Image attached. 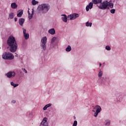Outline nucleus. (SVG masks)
<instances>
[{
  "label": "nucleus",
  "mask_w": 126,
  "mask_h": 126,
  "mask_svg": "<svg viewBox=\"0 0 126 126\" xmlns=\"http://www.w3.org/2000/svg\"><path fill=\"white\" fill-rule=\"evenodd\" d=\"M47 109H48V107L45 106V107H44V108H43V110H47Z\"/></svg>",
  "instance_id": "72a5a7b5"
},
{
  "label": "nucleus",
  "mask_w": 126,
  "mask_h": 126,
  "mask_svg": "<svg viewBox=\"0 0 126 126\" xmlns=\"http://www.w3.org/2000/svg\"><path fill=\"white\" fill-rule=\"evenodd\" d=\"M38 3V1H35V0H32V4L33 5H35L36 4Z\"/></svg>",
  "instance_id": "4be33fe9"
},
{
  "label": "nucleus",
  "mask_w": 126,
  "mask_h": 126,
  "mask_svg": "<svg viewBox=\"0 0 126 126\" xmlns=\"http://www.w3.org/2000/svg\"><path fill=\"white\" fill-rule=\"evenodd\" d=\"M23 29L24 37H25V39H28V38H29V34L26 33V29H24V28H23Z\"/></svg>",
  "instance_id": "9d476101"
},
{
  "label": "nucleus",
  "mask_w": 126,
  "mask_h": 126,
  "mask_svg": "<svg viewBox=\"0 0 126 126\" xmlns=\"http://www.w3.org/2000/svg\"><path fill=\"white\" fill-rule=\"evenodd\" d=\"M25 22V19L23 18H21L20 20H19V24H20V26H23V23Z\"/></svg>",
  "instance_id": "dca6fc26"
},
{
  "label": "nucleus",
  "mask_w": 126,
  "mask_h": 126,
  "mask_svg": "<svg viewBox=\"0 0 126 126\" xmlns=\"http://www.w3.org/2000/svg\"><path fill=\"white\" fill-rule=\"evenodd\" d=\"M115 11H116V10L115 9H112L110 10V13H111L112 14H114Z\"/></svg>",
  "instance_id": "a878e982"
},
{
  "label": "nucleus",
  "mask_w": 126,
  "mask_h": 126,
  "mask_svg": "<svg viewBox=\"0 0 126 126\" xmlns=\"http://www.w3.org/2000/svg\"><path fill=\"white\" fill-rule=\"evenodd\" d=\"M19 86L18 84H15V85L13 86L14 87V88L17 87Z\"/></svg>",
  "instance_id": "473e14b6"
},
{
  "label": "nucleus",
  "mask_w": 126,
  "mask_h": 126,
  "mask_svg": "<svg viewBox=\"0 0 126 126\" xmlns=\"http://www.w3.org/2000/svg\"><path fill=\"white\" fill-rule=\"evenodd\" d=\"M100 112H95V113H94V117H97V115H98V113H99Z\"/></svg>",
  "instance_id": "c85d7f7f"
},
{
  "label": "nucleus",
  "mask_w": 126,
  "mask_h": 126,
  "mask_svg": "<svg viewBox=\"0 0 126 126\" xmlns=\"http://www.w3.org/2000/svg\"><path fill=\"white\" fill-rule=\"evenodd\" d=\"M100 9L105 10L108 7V1L105 0L97 6Z\"/></svg>",
  "instance_id": "20e7f679"
},
{
  "label": "nucleus",
  "mask_w": 126,
  "mask_h": 126,
  "mask_svg": "<svg viewBox=\"0 0 126 126\" xmlns=\"http://www.w3.org/2000/svg\"><path fill=\"white\" fill-rule=\"evenodd\" d=\"M6 75L8 77V78H13L15 76V71H9L8 72Z\"/></svg>",
  "instance_id": "0eeeda50"
},
{
  "label": "nucleus",
  "mask_w": 126,
  "mask_h": 126,
  "mask_svg": "<svg viewBox=\"0 0 126 126\" xmlns=\"http://www.w3.org/2000/svg\"><path fill=\"white\" fill-rule=\"evenodd\" d=\"M7 45L9 47V51L11 53H15L18 49V44L14 37L10 36L8 38Z\"/></svg>",
  "instance_id": "f257e3e1"
},
{
  "label": "nucleus",
  "mask_w": 126,
  "mask_h": 126,
  "mask_svg": "<svg viewBox=\"0 0 126 126\" xmlns=\"http://www.w3.org/2000/svg\"><path fill=\"white\" fill-rule=\"evenodd\" d=\"M102 76H103V72L102 71H99L98 73V77H101Z\"/></svg>",
  "instance_id": "b1692460"
},
{
  "label": "nucleus",
  "mask_w": 126,
  "mask_h": 126,
  "mask_svg": "<svg viewBox=\"0 0 126 126\" xmlns=\"http://www.w3.org/2000/svg\"><path fill=\"white\" fill-rule=\"evenodd\" d=\"M62 16H64L62 17L63 21L65 23L67 22V20L68 18H67V16H66V15H62Z\"/></svg>",
  "instance_id": "a211bd4d"
},
{
  "label": "nucleus",
  "mask_w": 126,
  "mask_h": 126,
  "mask_svg": "<svg viewBox=\"0 0 126 126\" xmlns=\"http://www.w3.org/2000/svg\"><path fill=\"white\" fill-rule=\"evenodd\" d=\"M41 42L42 43V44H41V47H42L44 50H45V49H46L45 44L47 43V37H44L42 38V40H41Z\"/></svg>",
  "instance_id": "39448f33"
},
{
  "label": "nucleus",
  "mask_w": 126,
  "mask_h": 126,
  "mask_svg": "<svg viewBox=\"0 0 126 126\" xmlns=\"http://www.w3.org/2000/svg\"><path fill=\"white\" fill-rule=\"evenodd\" d=\"M48 33L51 35H54L56 33V31H55V29H50L48 31Z\"/></svg>",
  "instance_id": "f8f14e48"
},
{
  "label": "nucleus",
  "mask_w": 126,
  "mask_h": 126,
  "mask_svg": "<svg viewBox=\"0 0 126 126\" xmlns=\"http://www.w3.org/2000/svg\"><path fill=\"white\" fill-rule=\"evenodd\" d=\"M107 6L110 7V8H113V4L111 2V1H110V2L107 1Z\"/></svg>",
  "instance_id": "6ab92c4d"
},
{
  "label": "nucleus",
  "mask_w": 126,
  "mask_h": 126,
  "mask_svg": "<svg viewBox=\"0 0 126 126\" xmlns=\"http://www.w3.org/2000/svg\"><path fill=\"white\" fill-rule=\"evenodd\" d=\"M93 112H95V111H94V110H93Z\"/></svg>",
  "instance_id": "a19ab883"
},
{
  "label": "nucleus",
  "mask_w": 126,
  "mask_h": 126,
  "mask_svg": "<svg viewBox=\"0 0 126 126\" xmlns=\"http://www.w3.org/2000/svg\"><path fill=\"white\" fill-rule=\"evenodd\" d=\"M33 14H34L33 9H32V11L31 15V13H30L29 11H28V18H29L30 19H32V17L33 16Z\"/></svg>",
  "instance_id": "ddd939ff"
},
{
  "label": "nucleus",
  "mask_w": 126,
  "mask_h": 126,
  "mask_svg": "<svg viewBox=\"0 0 126 126\" xmlns=\"http://www.w3.org/2000/svg\"><path fill=\"white\" fill-rule=\"evenodd\" d=\"M56 37H53V38L52 39L51 43H54V42L56 41Z\"/></svg>",
  "instance_id": "cd10ccee"
},
{
  "label": "nucleus",
  "mask_w": 126,
  "mask_h": 126,
  "mask_svg": "<svg viewBox=\"0 0 126 126\" xmlns=\"http://www.w3.org/2000/svg\"><path fill=\"white\" fill-rule=\"evenodd\" d=\"M102 0H93V3L94 4H97L98 3H101L102 2Z\"/></svg>",
  "instance_id": "f3484780"
},
{
  "label": "nucleus",
  "mask_w": 126,
  "mask_h": 126,
  "mask_svg": "<svg viewBox=\"0 0 126 126\" xmlns=\"http://www.w3.org/2000/svg\"><path fill=\"white\" fill-rule=\"evenodd\" d=\"M17 12L18 13H17V17L18 18H20L22 17V16H23V10H21V11H20L19 10L18 11H17Z\"/></svg>",
  "instance_id": "4468645a"
},
{
  "label": "nucleus",
  "mask_w": 126,
  "mask_h": 126,
  "mask_svg": "<svg viewBox=\"0 0 126 126\" xmlns=\"http://www.w3.org/2000/svg\"><path fill=\"white\" fill-rule=\"evenodd\" d=\"M66 52H70L71 51V47L68 45L67 47L65 49Z\"/></svg>",
  "instance_id": "412c9836"
},
{
  "label": "nucleus",
  "mask_w": 126,
  "mask_h": 126,
  "mask_svg": "<svg viewBox=\"0 0 126 126\" xmlns=\"http://www.w3.org/2000/svg\"><path fill=\"white\" fill-rule=\"evenodd\" d=\"M78 17H79V15H78L77 13H74L72 15H70L69 16H68L67 17V19L70 20H74L75 19H76L77 18H78Z\"/></svg>",
  "instance_id": "423d86ee"
},
{
  "label": "nucleus",
  "mask_w": 126,
  "mask_h": 126,
  "mask_svg": "<svg viewBox=\"0 0 126 126\" xmlns=\"http://www.w3.org/2000/svg\"><path fill=\"white\" fill-rule=\"evenodd\" d=\"M51 106V104H46V105L45 106V107H48V108H49Z\"/></svg>",
  "instance_id": "c756f323"
},
{
  "label": "nucleus",
  "mask_w": 126,
  "mask_h": 126,
  "mask_svg": "<svg viewBox=\"0 0 126 126\" xmlns=\"http://www.w3.org/2000/svg\"><path fill=\"white\" fill-rule=\"evenodd\" d=\"M73 119H74V120H75V116H73Z\"/></svg>",
  "instance_id": "4c0bfd02"
},
{
  "label": "nucleus",
  "mask_w": 126,
  "mask_h": 126,
  "mask_svg": "<svg viewBox=\"0 0 126 126\" xmlns=\"http://www.w3.org/2000/svg\"><path fill=\"white\" fill-rule=\"evenodd\" d=\"M24 70H25V73H27V70L26 69H24Z\"/></svg>",
  "instance_id": "c9c22d12"
},
{
  "label": "nucleus",
  "mask_w": 126,
  "mask_h": 126,
  "mask_svg": "<svg viewBox=\"0 0 126 126\" xmlns=\"http://www.w3.org/2000/svg\"><path fill=\"white\" fill-rule=\"evenodd\" d=\"M18 21L17 18H15V22H16Z\"/></svg>",
  "instance_id": "f704fd0d"
},
{
  "label": "nucleus",
  "mask_w": 126,
  "mask_h": 126,
  "mask_svg": "<svg viewBox=\"0 0 126 126\" xmlns=\"http://www.w3.org/2000/svg\"><path fill=\"white\" fill-rule=\"evenodd\" d=\"M2 59L5 60H12L14 59V55L10 52H5L2 54Z\"/></svg>",
  "instance_id": "7ed1b4c3"
},
{
  "label": "nucleus",
  "mask_w": 126,
  "mask_h": 126,
  "mask_svg": "<svg viewBox=\"0 0 126 126\" xmlns=\"http://www.w3.org/2000/svg\"><path fill=\"white\" fill-rule=\"evenodd\" d=\"M50 8V5L48 4H42L41 5H39L38 6V9L40 11H42V12L46 13L48 11Z\"/></svg>",
  "instance_id": "f03ea898"
},
{
  "label": "nucleus",
  "mask_w": 126,
  "mask_h": 126,
  "mask_svg": "<svg viewBox=\"0 0 126 126\" xmlns=\"http://www.w3.org/2000/svg\"><path fill=\"white\" fill-rule=\"evenodd\" d=\"M105 49H106L107 51H110L111 50V47H110L109 46H107L105 47Z\"/></svg>",
  "instance_id": "393cba45"
},
{
  "label": "nucleus",
  "mask_w": 126,
  "mask_h": 126,
  "mask_svg": "<svg viewBox=\"0 0 126 126\" xmlns=\"http://www.w3.org/2000/svg\"><path fill=\"white\" fill-rule=\"evenodd\" d=\"M101 66V63H99V66Z\"/></svg>",
  "instance_id": "58836bf2"
},
{
  "label": "nucleus",
  "mask_w": 126,
  "mask_h": 126,
  "mask_svg": "<svg viewBox=\"0 0 126 126\" xmlns=\"http://www.w3.org/2000/svg\"><path fill=\"white\" fill-rule=\"evenodd\" d=\"M15 57H18V55H15Z\"/></svg>",
  "instance_id": "ea45409f"
},
{
  "label": "nucleus",
  "mask_w": 126,
  "mask_h": 126,
  "mask_svg": "<svg viewBox=\"0 0 126 126\" xmlns=\"http://www.w3.org/2000/svg\"><path fill=\"white\" fill-rule=\"evenodd\" d=\"M78 124V122L76 121H74L73 125H72V126H77V125Z\"/></svg>",
  "instance_id": "bb28decb"
},
{
  "label": "nucleus",
  "mask_w": 126,
  "mask_h": 126,
  "mask_svg": "<svg viewBox=\"0 0 126 126\" xmlns=\"http://www.w3.org/2000/svg\"><path fill=\"white\" fill-rule=\"evenodd\" d=\"M14 16H15V14L13 12H11L10 13H9V19H13Z\"/></svg>",
  "instance_id": "aec40b11"
},
{
  "label": "nucleus",
  "mask_w": 126,
  "mask_h": 126,
  "mask_svg": "<svg viewBox=\"0 0 126 126\" xmlns=\"http://www.w3.org/2000/svg\"><path fill=\"white\" fill-rule=\"evenodd\" d=\"M11 85H12V86H13L14 85H15L16 84L14 83L13 82H11L10 83Z\"/></svg>",
  "instance_id": "2f4dec72"
},
{
  "label": "nucleus",
  "mask_w": 126,
  "mask_h": 126,
  "mask_svg": "<svg viewBox=\"0 0 126 126\" xmlns=\"http://www.w3.org/2000/svg\"><path fill=\"white\" fill-rule=\"evenodd\" d=\"M47 121L48 119H47V118H44L39 126H48V122H47Z\"/></svg>",
  "instance_id": "6e6552de"
},
{
  "label": "nucleus",
  "mask_w": 126,
  "mask_h": 126,
  "mask_svg": "<svg viewBox=\"0 0 126 126\" xmlns=\"http://www.w3.org/2000/svg\"><path fill=\"white\" fill-rule=\"evenodd\" d=\"M94 109H96L95 112L98 113H100L102 110L101 107L98 105H96L95 106H94Z\"/></svg>",
  "instance_id": "9b49d317"
},
{
  "label": "nucleus",
  "mask_w": 126,
  "mask_h": 126,
  "mask_svg": "<svg viewBox=\"0 0 126 126\" xmlns=\"http://www.w3.org/2000/svg\"><path fill=\"white\" fill-rule=\"evenodd\" d=\"M11 7L13 9H15L18 7V5H17L16 3L13 2L11 4Z\"/></svg>",
  "instance_id": "2eb2a0df"
},
{
  "label": "nucleus",
  "mask_w": 126,
  "mask_h": 126,
  "mask_svg": "<svg viewBox=\"0 0 126 126\" xmlns=\"http://www.w3.org/2000/svg\"><path fill=\"white\" fill-rule=\"evenodd\" d=\"M111 124V123L110 122H107L106 124H105V125L109 126Z\"/></svg>",
  "instance_id": "7c9ffc66"
},
{
  "label": "nucleus",
  "mask_w": 126,
  "mask_h": 126,
  "mask_svg": "<svg viewBox=\"0 0 126 126\" xmlns=\"http://www.w3.org/2000/svg\"><path fill=\"white\" fill-rule=\"evenodd\" d=\"M92 26V23H89L88 22L86 23V27H91Z\"/></svg>",
  "instance_id": "5701e85b"
},
{
  "label": "nucleus",
  "mask_w": 126,
  "mask_h": 126,
  "mask_svg": "<svg viewBox=\"0 0 126 126\" xmlns=\"http://www.w3.org/2000/svg\"><path fill=\"white\" fill-rule=\"evenodd\" d=\"M94 5V4L93 2H90L89 4L88 5L86 6V11L88 12L89 11V9H92L93 8V6Z\"/></svg>",
  "instance_id": "1a4fd4ad"
},
{
  "label": "nucleus",
  "mask_w": 126,
  "mask_h": 126,
  "mask_svg": "<svg viewBox=\"0 0 126 126\" xmlns=\"http://www.w3.org/2000/svg\"><path fill=\"white\" fill-rule=\"evenodd\" d=\"M12 103H15V100H12Z\"/></svg>",
  "instance_id": "e433bc0d"
}]
</instances>
